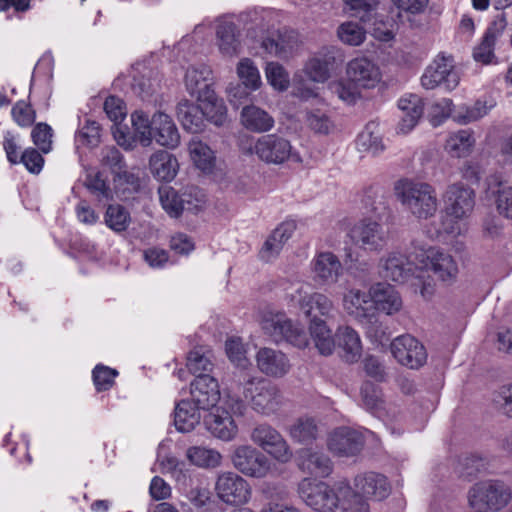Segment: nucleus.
I'll return each instance as SVG.
<instances>
[{
  "label": "nucleus",
  "mask_w": 512,
  "mask_h": 512,
  "mask_svg": "<svg viewBox=\"0 0 512 512\" xmlns=\"http://www.w3.org/2000/svg\"><path fill=\"white\" fill-rule=\"evenodd\" d=\"M306 122L316 133L327 134L333 128V123L329 115L321 108L307 111Z\"/></svg>",
  "instance_id": "nucleus-59"
},
{
  "label": "nucleus",
  "mask_w": 512,
  "mask_h": 512,
  "mask_svg": "<svg viewBox=\"0 0 512 512\" xmlns=\"http://www.w3.org/2000/svg\"><path fill=\"white\" fill-rule=\"evenodd\" d=\"M14 121L21 127L31 126L36 118L35 111L25 101H18L11 111Z\"/></svg>",
  "instance_id": "nucleus-63"
},
{
  "label": "nucleus",
  "mask_w": 512,
  "mask_h": 512,
  "mask_svg": "<svg viewBox=\"0 0 512 512\" xmlns=\"http://www.w3.org/2000/svg\"><path fill=\"white\" fill-rule=\"evenodd\" d=\"M237 75L242 84L251 90H257L261 86V76L258 68L249 58H243L237 65Z\"/></svg>",
  "instance_id": "nucleus-54"
},
{
  "label": "nucleus",
  "mask_w": 512,
  "mask_h": 512,
  "mask_svg": "<svg viewBox=\"0 0 512 512\" xmlns=\"http://www.w3.org/2000/svg\"><path fill=\"white\" fill-rule=\"evenodd\" d=\"M295 230L296 222L293 220H286L279 224L264 242L260 250L261 259L268 262L277 257Z\"/></svg>",
  "instance_id": "nucleus-28"
},
{
  "label": "nucleus",
  "mask_w": 512,
  "mask_h": 512,
  "mask_svg": "<svg viewBox=\"0 0 512 512\" xmlns=\"http://www.w3.org/2000/svg\"><path fill=\"white\" fill-rule=\"evenodd\" d=\"M444 203V216L441 227L444 233L451 236H460L467 231V219L472 215L475 203V191L462 182L448 185L442 196Z\"/></svg>",
  "instance_id": "nucleus-1"
},
{
  "label": "nucleus",
  "mask_w": 512,
  "mask_h": 512,
  "mask_svg": "<svg viewBox=\"0 0 512 512\" xmlns=\"http://www.w3.org/2000/svg\"><path fill=\"white\" fill-rule=\"evenodd\" d=\"M131 122L135 139L144 147L150 146L153 141L152 118L142 111H135L131 114Z\"/></svg>",
  "instance_id": "nucleus-51"
},
{
  "label": "nucleus",
  "mask_w": 512,
  "mask_h": 512,
  "mask_svg": "<svg viewBox=\"0 0 512 512\" xmlns=\"http://www.w3.org/2000/svg\"><path fill=\"white\" fill-rule=\"evenodd\" d=\"M476 139L471 129H460L450 133L444 144V151L451 158H467L474 150Z\"/></svg>",
  "instance_id": "nucleus-32"
},
{
  "label": "nucleus",
  "mask_w": 512,
  "mask_h": 512,
  "mask_svg": "<svg viewBox=\"0 0 512 512\" xmlns=\"http://www.w3.org/2000/svg\"><path fill=\"white\" fill-rule=\"evenodd\" d=\"M511 500L510 490L503 482H476L469 491L471 507L497 512Z\"/></svg>",
  "instance_id": "nucleus-10"
},
{
  "label": "nucleus",
  "mask_w": 512,
  "mask_h": 512,
  "mask_svg": "<svg viewBox=\"0 0 512 512\" xmlns=\"http://www.w3.org/2000/svg\"><path fill=\"white\" fill-rule=\"evenodd\" d=\"M243 397L258 414H275L283 404V396L277 385L267 379L252 376L244 381Z\"/></svg>",
  "instance_id": "nucleus-5"
},
{
  "label": "nucleus",
  "mask_w": 512,
  "mask_h": 512,
  "mask_svg": "<svg viewBox=\"0 0 512 512\" xmlns=\"http://www.w3.org/2000/svg\"><path fill=\"white\" fill-rule=\"evenodd\" d=\"M245 410L242 399L227 395L221 405L205 417V427L213 437L224 442L233 441L238 435V425L234 417L243 416Z\"/></svg>",
  "instance_id": "nucleus-4"
},
{
  "label": "nucleus",
  "mask_w": 512,
  "mask_h": 512,
  "mask_svg": "<svg viewBox=\"0 0 512 512\" xmlns=\"http://www.w3.org/2000/svg\"><path fill=\"white\" fill-rule=\"evenodd\" d=\"M312 279L319 286H331L338 282L343 274L339 258L332 252H320L310 263Z\"/></svg>",
  "instance_id": "nucleus-17"
},
{
  "label": "nucleus",
  "mask_w": 512,
  "mask_h": 512,
  "mask_svg": "<svg viewBox=\"0 0 512 512\" xmlns=\"http://www.w3.org/2000/svg\"><path fill=\"white\" fill-rule=\"evenodd\" d=\"M356 146L359 151L369 152L372 155H378L384 150L382 136L378 124L368 123L359 133Z\"/></svg>",
  "instance_id": "nucleus-44"
},
{
  "label": "nucleus",
  "mask_w": 512,
  "mask_h": 512,
  "mask_svg": "<svg viewBox=\"0 0 512 512\" xmlns=\"http://www.w3.org/2000/svg\"><path fill=\"white\" fill-rule=\"evenodd\" d=\"M194 165L204 173H211L215 167L216 157L211 148L200 140H191L188 145Z\"/></svg>",
  "instance_id": "nucleus-43"
},
{
  "label": "nucleus",
  "mask_w": 512,
  "mask_h": 512,
  "mask_svg": "<svg viewBox=\"0 0 512 512\" xmlns=\"http://www.w3.org/2000/svg\"><path fill=\"white\" fill-rule=\"evenodd\" d=\"M290 306L298 308L307 317H311L313 310L320 315L328 317L334 309L333 301L323 293L313 292L309 283L295 284L287 293Z\"/></svg>",
  "instance_id": "nucleus-11"
},
{
  "label": "nucleus",
  "mask_w": 512,
  "mask_h": 512,
  "mask_svg": "<svg viewBox=\"0 0 512 512\" xmlns=\"http://www.w3.org/2000/svg\"><path fill=\"white\" fill-rule=\"evenodd\" d=\"M373 312L382 311L387 315L397 313L402 308V299L396 289L387 283L372 285Z\"/></svg>",
  "instance_id": "nucleus-31"
},
{
  "label": "nucleus",
  "mask_w": 512,
  "mask_h": 512,
  "mask_svg": "<svg viewBox=\"0 0 512 512\" xmlns=\"http://www.w3.org/2000/svg\"><path fill=\"white\" fill-rule=\"evenodd\" d=\"M33 143L43 152L51 150L52 129L45 123H38L31 132Z\"/></svg>",
  "instance_id": "nucleus-64"
},
{
  "label": "nucleus",
  "mask_w": 512,
  "mask_h": 512,
  "mask_svg": "<svg viewBox=\"0 0 512 512\" xmlns=\"http://www.w3.org/2000/svg\"><path fill=\"white\" fill-rule=\"evenodd\" d=\"M177 118L183 128L191 133H198L204 127L202 103L195 105L187 99L177 105Z\"/></svg>",
  "instance_id": "nucleus-38"
},
{
  "label": "nucleus",
  "mask_w": 512,
  "mask_h": 512,
  "mask_svg": "<svg viewBox=\"0 0 512 512\" xmlns=\"http://www.w3.org/2000/svg\"><path fill=\"white\" fill-rule=\"evenodd\" d=\"M129 210L120 204H110L104 213V223L115 233L125 232L131 225Z\"/></svg>",
  "instance_id": "nucleus-45"
},
{
  "label": "nucleus",
  "mask_w": 512,
  "mask_h": 512,
  "mask_svg": "<svg viewBox=\"0 0 512 512\" xmlns=\"http://www.w3.org/2000/svg\"><path fill=\"white\" fill-rule=\"evenodd\" d=\"M200 410L192 401L182 400L175 407L174 424L178 431H192L200 422Z\"/></svg>",
  "instance_id": "nucleus-41"
},
{
  "label": "nucleus",
  "mask_w": 512,
  "mask_h": 512,
  "mask_svg": "<svg viewBox=\"0 0 512 512\" xmlns=\"http://www.w3.org/2000/svg\"><path fill=\"white\" fill-rule=\"evenodd\" d=\"M361 398L364 406L372 412L379 411L383 406L382 393L380 389L371 382H365L362 385Z\"/></svg>",
  "instance_id": "nucleus-61"
},
{
  "label": "nucleus",
  "mask_w": 512,
  "mask_h": 512,
  "mask_svg": "<svg viewBox=\"0 0 512 512\" xmlns=\"http://www.w3.org/2000/svg\"><path fill=\"white\" fill-rule=\"evenodd\" d=\"M158 193L162 208L172 218L180 217L185 210L198 211L204 204L203 194L195 187L179 194L170 186H162Z\"/></svg>",
  "instance_id": "nucleus-12"
},
{
  "label": "nucleus",
  "mask_w": 512,
  "mask_h": 512,
  "mask_svg": "<svg viewBox=\"0 0 512 512\" xmlns=\"http://www.w3.org/2000/svg\"><path fill=\"white\" fill-rule=\"evenodd\" d=\"M390 348L397 362L410 369H418L427 361L424 345L410 334L396 337L391 342Z\"/></svg>",
  "instance_id": "nucleus-15"
},
{
  "label": "nucleus",
  "mask_w": 512,
  "mask_h": 512,
  "mask_svg": "<svg viewBox=\"0 0 512 512\" xmlns=\"http://www.w3.org/2000/svg\"><path fill=\"white\" fill-rule=\"evenodd\" d=\"M212 80V70L205 64L189 66L184 75L186 91L197 101L212 96Z\"/></svg>",
  "instance_id": "nucleus-20"
},
{
  "label": "nucleus",
  "mask_w": 512,
  "mask_h": 512,
  "mask_svg": "<svg viewBox=\"0 0 512 512\" xmlns=\"http://www.w3.org/2000/svg\"><path fill=\"white\" fill-rule=\"evenodd\" d=\"M379 274L387 280L405 282L413 273V263L400 251L383 255L378 264Z\"/></svg>",
  "instance_id": "nucleus-21"
},
{
  "label": "nucleus",
  "mask_w": 512,
  "mask_h": 512,
  "mask_svg": "<svg viewBox=\"0 0 512 512\" xmlns=\"http://www.w3.org/2000/svg\"><path fill=\"white\" fill-rule=\"evenodd\" d=\"M320 429L316 420L312 417H300L290 427V436L299 443H311L316 440Z\"/></svg>",
  "instance_id": "nucleus-47"
},
{
  "label": "nucleus",
  "mask_w": 512,
  "mask_h": 512,
  "mask_svg": "<svg viewBox=\"0 0 512 512\" xmlns=\"http://www.w3.org/2000/svg\"><path fill=\"white\" fill-rule=\"evenodd\" d=\"M251 440L280 462L285 463L292 458V451L286 440L269 424L255 426L251 431Z\"/></svg>",
  "instance_id": "nucleus-14"
},
{
  "label": "nucleus",
  "mask_w": 512,
  "mask_h": 512,
  "mask_svg": "<svg viewBox=\"0 0 512 512\" xmlns=\"http://www.w3.org/2000/svg\"><path fill=\"white\" fill-rule=\"evenodd\" d=\"M268 83L278 91L288 89L290 80L289 75L282 65L277 62H269L265 68Z\"/></svg>",
  "instance_id": "nucleus-58"
},
{
  "label": "nucleus",
  "mask_w": 512,
  "mask_h": 512,
  "mask_svg": "<svg viewBox=\"0 0 512 512\" xmlns=\"http://www.w3.org/2000/svg\"><path fill=\"white\" fill-rule=\"evenodd\" d=\"M179 168L176 157L164 150L153 153L149 159V169L152 175L160 180L169 182L174 179Z\"/></svg>",
  "instance_id": "nucleus-35"
},
{
  "label": "nucleus",
  "mask_w": 512,
  "mask_h": 512,
  "mask_svg": "<svg viewBox=\"0 0 512 512\" xmlns=\"http://www.w3.org/2000/svg\"><path fill=\"white\" fill-rule=\"evenodd\" d=\"M333 62L334 57L332 56H315L305 64L304 73L309 80L323 83L330 76V66Z\"/></svg>",
  "instance_id": "nucleus-48"
},
{
  "label": "nucleus",
  "mask_w": 512,
  "mask_h": 512,
  "mask_svg": "<svg viewBox=\"0 0 512 512\" xmlns=\"http://www.w3.org/2000/svg\"><path fill=\"white\" fill-rule=\"evenodd\" d=\"M260 324L264 333L274 342L286 340L298 348H305L308 345L309 340L304 328L298 323H293L282 312H264Z\"/></svg>",
  "instance_id": "nucleus-6"
},
{
  "label": "nucleus",
  "mask_w": 512,
  "mask_h": 512,
  "mask_svg": "<svg viewBox=\"0 0 512 512\" xmlns=\"http://www.w3.org/2000/svg\"><path fill=\"white\" fill-rule=\"evenodd\" d=\"M363 445L362 434L349 427L335 429L328 438L329 450L339 457L355 456L362 450Z\"/></svg>",
  "instance_id": "nucleus-18"
},
{
  "label": "nucleus",
  "mask_w": 512,
  "mask_h": 512,
  "mask_svg": "<svg viewBox=\"0 0 512 512\" xmlns=\"http://www.w3.org/2000/svg\"><path fill=\"white\" fill-rule=\"evenodd\" d=\"M299 47L297 34L291 30L272 33L262 41V48L271 56L288 59Z\"/></svg>",
  "instance_id": "nucleus-25"
},
{
  "label": "nucleus",
  "mask_w": 512,
  "mask_h": 512,
  "mask_svg": "<svg viewBox=\"0 0 512 512\" xmlns=\"http://www.w3.org/2000/svg\"><path fill=\"white\" fill-rule=\"evenodd\" d=\"M153 140L160 146L175 149L180 144V134L172 118L163 112L152 116Z\"/></svg>",
  "instance_id": "nucleus-27"
},
{
  "label": "nucleus",
  "mask_w": 512,
  "mask_h": 512,
  "mask_svg": "<svg viewBox=\"0 0 512 512\" xmlns=\"http://www.w3.org/2000/svg\"><path fill=\"white\" fill-rule=\"evenodd\" d=\"M331 88L342 101L348 104L355 103L361 97V90L363 89L349 80L348 77L332 84Z\"/></svg>",
  "instance_id": "nucleus-60"
},
{
  "label": "nucleus",
  "mask_w": 512,
  "mask_h": 512,
  "mask_svg": "<svg viewBox=\"0 0 512 512\" xmlns=\"http://www.w3.org/2000/svg\"><path fill=\"white\" fill-rule=\"evenodd\" d=\"M394 194L403 208L418 220L430 219L438 211L436 189L428 182L402 178L395 182Z\"/></svg>",
  "instance_id": "nucleus-2"
},
{
  "label": "nucleus",
  "mask_w": 512,
  "mask_h": 512,
  "mask_svg": "<svg viewBox=\"0 0 512 512\" xmlns=\"http://www.w3.org/2000/svg\"><path fill=\"white\" fill-rule=\"evenodd\" d=\"M309 333L315 348L321 355L329 356L335 349V338L327 323L316 316L309 322Z\"/></svg>",
  "instance_id": "nucleus-36"
},
{
  "label": "nucleus",
  "mask_w": 512,
  "mask_h": 512,
  "mask_svg": "<svg viewBox=\"0 0 512 512\" xmlns=\"http://www.w3.org/2000/svg\"><path fill=\"white\" fill-rule=\"evenodd\" d=\"M240 119L246 129L256 133L268 132L275 125L274 118L266 110L253 104L242 108Z\"/></svg>",
  "instance_id": "nucleus-34"
},
{
  "label": "nucleus",
  "mask_w": 512,
  "mask_h": 512,
  "mask_svg": "<svg viewBox=\"0 0 512 512\" xmlns=\"http://www.w3.org/2000/svg\"><path fill=\"white\" fill-rule=\"evenodd\" d=\"M488 468L489 463L486 459L473 455L465 457L458 462L456 473L458 477L485 476Z\"/></svg>",
  "instance_id": "nucleus-52"
},
{
  "label": "nucleus",
  "mask_w": 512,
  "mask_h": 512,
  "mask_svg": "<svg viewBox=\"0 0 512 512\" xmlns=\"http://www.w3.org/2000/svg\"><path fill=\"white\" fill-rule=\"evenodd\" d=\"M190 462L201 468H215L220 465L222 455L215 449L193 446L187 450Z\"/></svg>",
  "instance_id": "nucleus-49"
},
{
  "label": "nucleus",
  "mask_w": 512,
  "mask_h": 512,
  "mask_svg": "<svg viewBox=\"0 0 512 512\" xmlns=\"http://www.w3.org/2000/svg\"><path fill=\"white\" fill-rule=\"evenodd\" d=\"M216 491L222 501L231 505L243 504L251 495L248 482H216Z\"/></svg>",
  "instance_id": "nucleus-42"
},
{
  "label": "nucleus",
  "mask_w": 512,
  "mask_h": 512,
  "mask_svg": "<svg viewBox=\"0 0 512 512\" xmlns=\"http://www.w3.org/2000/svg\"><path fill=\"white\" fill-rule=\"evenodd\" d=\"M212 362L209 356V351L204 350L203 347H198L192 350L187 356V367L193 374L204 375L206 371L212 369Z\"/></svg>",
  "instance_id": "nucleus-57"
},
{
  "label": "nucleus",
  "mask_w": 512,
  "mask_h": 512,
  "mask_svg": "<svg viewBox=\"0 0 512 512\" xmlns=\"http://www.w3.org/2000/svg\"><path fill=\"white\" fill-rule=\"evenodd\" d=\"M416 258L427 270H431L435 276L444 282L454 280L458 274V265L449 253L438 247L422 249Z\"/></svg>",
  "instance_id": "nucleus-16"
},
{
  "label": "nucleus",
  "mask_w": 512,
  "mask_h": 512,
  "mask_svg": "<svg viewBox=\"0 0 512 512\" xmlns=\"http://www.w3.org/2000/svg\"><path fill=\"white\" fill-rule=\"evenodd\" d=\"M117 371L107 366L97 365L93 370V381L97 391L110 389L117 376Z\"/></svg>",
  "instance_id": "nucleus-62"
},
{
  "label": "nucleus",
  "mask_w": 512,
  "mask_h": 512,
  "mask_svg": "<svg viewBox=\"0 0 512 512\" xmlns=\"http://www.w3.org/2000/svg\"><path fill=\"white\" fill-rule=\"evenodd\" d=\"M493 106L494 103L481 100L476 101L472 106H459L454 111L453 120L460 125L478 121L486 116Z\"/></svg>",
  "instance_id": "nucleus-46"
},
{
  "label": "nucleus",
  "mask_w": 512,
  "mask_h": 512,
  "mask_svg": "<svg viewBox=\"0 0 512 512\" xmlns=\"http://www.w3.org/2000/svg\"><path fill=\"white\" fill-rule=\"evenodd\" d=\"M372 217H365L357 221L350 229L349 236L353 243L366 252L378 253L382 251L389 240V232L377 218L385 214L387 204L383 196L377 197L371 203Z\"/></svg>",
  "instance_id": "nucleus-3"
},
{
  "label": "nucleus",
  "mask_w": 512,
  "mask_h": 512,
  "mask_svg": "<svg viewBox=\"0 0 512 512\" xmlns=\"http://www.w3.org/2000/svg\"><path fill=\"white\" fill-rule=\"evenodd\" d=\"M257 369L271 378H282L291 369V363L286 354L278 349L262 347L255 354Z\"/></svg>",
  "instance_id": "nucleus-19"
},
{
  "label": "nucleus",
  "mask_w": 512,
  "mask_h": 512,
  "mask_svg": "<svg viewBox=\"0 0 512 512\" xmlns=\"http://www.w3.org/2000/svg\"><path fill=\"white\" fill-rule=\"evenodd\" d=\"M339 484V507L343 512H369L367 494L360 482H333Z\"/></svg>",
  "instance_id": "nucleus-26"
},
{
  "label": "nucleus",
  "mask_w": 512,
  "mask_h": 512,
  "mask_svg": "<svg viewBox=\"0 0 512 512\" xmlns=\"http://www.w3.org/2000/svg\"><path fill=\"white\" fill-rule=\"evenodd\" d=\"M297 465L304 471L314 477L325 478L332 472L330 459L320 453L312 452L309 449H301L297 453Z\"/></svg>",
  "instance_id": "nucleus-33"
},
{
  "label": "nucleus",
  "mask_w": 512,
  "mask_h": 512,
  "mask_svg": "<svg viewBox=\"0 0 512 512\" xmlns=\"http://www.w3.org/2000/svg\"><path fill=\"white\" fill-rule=\"evenodd\" d=\"M191 401L202 410L214 407L220 401L217 380L210 375H198L191 383Z\"/></svg>",
  "instance_id": "nucleus-24"
},
{
  "label": "nucleus",
  "mask_w": 512,
  "mask_h": 512,
  "mask_svg": "<svg viewBox=\"0 0 512 512\" xmlns=\"http://www.w3.org/2000/svg\"><path fill=\"white\" fill-rule=\"evenodd\" d=\"M337 36L346 45L359 46L366 39V31L360 24L347 21L338 27Z\"/></svg>",
  "instance_id": "nucleus-53"
},
{
  "label": "nucleus",
  "mask_w": 512,
  "mask_h": 512,
  "mask_svg": "<svg viewBox=\"0 0 512 512\" xmlns=\"http://www.w3.org/2000/svg\"><path fill=\"white\" fill-rule=\"evenodd\" d=\"M460 82V75L454 65L451 55L438 54L425 69L421 84L425 89L443 86L447 91L454 90Z\"/></svg>",
  "instance_id": "nucleus-9"
},
{
  "label": "nucleus",
  "mask_w": 512,
  "mask_h": 512,
  "mask_svg": "<svg viewBox=\"0 0 512 512\" xmlns=\"http://www.w3.org/2000/svg\"><path fill=\"white\" fill-rule=\"evenodd\" d=\"M339 484L300 482L298 492L303 501L317 512H334L339 507Z\"/></svg>",
  "instance_id": "nucleus-8"
},
{
  "label": "nucleus",
  "mask_w": 512,
  "mask_h": 512,
  "mask_svg": "<svg viewBox=\"0 0 512 512\" xmlns=\"http://www.w3.org/2000/svg\"><path fill=\"white\" fill-rule=\"evenodd\" d=\"M198 102L202 103L204 119L206 118L217 126L224 124L226 121L227 109L224 102L216 96L214 91L209 99H200Z\"/></svg>",
  "instance_id": "nucleus-50"
},
{
  "label": "nucleus",
  "mask_w": 512,
  "mask_h": 512,
  "mask_svg": "<svg viewBox=\"0 0 512 512\" xmlns=\"http://www.w3.org/2000/svg\"><path fill=\"white\" fill-rule=\"evenodd\" d=\"M250 152L266 164L281 165L289 161H301L300 155L291 142L278 134L258 137L250 148Z\"/></svg>",
  "instance_id": "nucleus-7"
},
{
  "label": "nucleus",
  "mask_w": 512,
  "mask_h": 512,
  "mask_svg": "<svg viewBox=\"0 0 512 512\" xmlns=\"http://www.w3.org/2000/svg\"><path fill=\"white\" fill-rule=\"evenodd\" d=\"M171 441H162L157 449L156 465L164 475L180 479L190 477L188 470L184 469V463H179L170 453Z\"/></svg>",
  "instance_id": "nucleus-39"
},
{
  "label": "nucleus",
  "mask_w": 512,
  "mask_h": 512,
  "mask_svg": "<svg viewBox=\"0 0 512 512\" xmlns=\"http://www.w3.org/2000/svg\"><path fill=\"white\" fill-rule=\"evenodd\" d=\"M488 191L494 198L498 213L507 219H512V185L499 176H493L489 180Z\"/></svg>",
  "instance_id": "nucleus-37"
},
{
  "label": "nucleus",
  "mask_w": 512,
  "mask_h": 512,
  "mask_svg": "<svg viewBox=\"0 0 512 512\" xmlns=\"http://www.w3.org/2000/svg\"><path fill=\"white\" fill-rule=\"evenodd\" d=\"M232 462L238 471L252 478H264L272 469L269 459L250 445L236 447Z\"/></svg>",
  "instance_id": "nucleus-13"
},
{
  "label": "nucleus",
  "mask_w": 512,
  "mask_h": 512,
  "mask_svg": "<svg viewBox=\"0 0 512 512\" xmlns=\"http://www.w3.org/2000/svg\"><path fill=\"white\" fill-rule=\"evenodd\" d=\"M335 337L338 346L343 350L348 362H356L362 354V343L359 334L349 326L338 327Z\"/></svg>",
  "instance_id": "nucleus-40"
},
{
  "label": "nucleus",
  "mask_w": 512,
  "mask_h": 512,
  "mask_svg": "<svg viewBox=\"0 0 512 512\" xmlns=\"http://www.w3.org/2000/svg\"><path fill=\"white\" fill-rule=\"evenodd\" d=\"M346 77L363 89H372L381 81V72L373 61L359 57L348 62Z\"/></svg>",
  "instance_id": "nucleus-23"
},
{
  "label": "nucleus",
  "mask_w": 512,
  "mask_h": 512,
  "mask_svg": "<svg viewBox=\"0 0 512 512\" xmlns=\"http://www.w3.org/2000/svg\"><path fill=\"white\" fill-rule=\"evenodd\" d=\"M344 311L354 319L363 321L373 315L372 287L364 291L355 287L347 288L342 295Z\"/></svg>",
  "instance_id": "nucleus-22"
},
{
  "label": "nucleus",
  "mask_w": 512,
  "mask_h": 512,
  "mask_svg": "<svg viewBox=\"0 0 512 512\" xmlns=\"http://www.w3.org/2000/svg\"><path fill=\"white\" fill-rule=\"evenodd\" d=\"M398 108L402 113L398 131L407 134L417 125L423 115V101L416 94H407L398 100Z\"/></svg>",
  "instance_id": "nucleus-30"
},
{
  "label": "nucleus",
  "mask_w": 512,
  "mask_h": 512,
  "mask_svg": "<svg viewBox=\"0 0 512 512\" xmlns=\"http://www.w3.org/2000/svg\"><path fill=\"white\" fill-rule=\"evenodd\" d=\"M225 351L229 360L237 367L245 369L250 365L247 350L240 338L232 337L225 342Z\"/></svg>",
  "instance_id": "nucleus-56"
},
{
  "label": "nucleus",
  "mask_w": 512,
  "mask_h": 512,
  "mask_svg": "<svg viewBox=\"0 0 512 512\" xmlns=\"http://www.w3.org/2000/svg\"><path fill=\"white\" fill-rule=\"evenodd\" d=\"M240 33L231 21L221 18L216 26V46L224 57H234L240 53Z\"/></svg>",
  "instance_id": "nucleus-29"
},
{
  "label": "nucleus",
  "mask_w": 512,
  "mask_h": 512,
  "mask_svg": "<svg viewBox=\"0 0 512 512\" xmlns=\"http://www.w3.org/2000/svg\"><path fill=\"white\" fill-rule=\"evenodd\" d=\"M343 2L352 16L359 18L362 22H369L380 5V0H343Z\"/></svg>",
  "instance_id": "nucleus-55"
}]
</instances>
